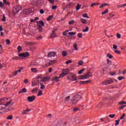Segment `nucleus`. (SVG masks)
<instances>
[{
	"label": "nucleus",
	"mask_w": 126,
	"mask_h": 126,
	"mask_svg": "<svg viewBox=\"0 0 126 126\" xmlns=\"http://www.w3.org/2000/svg\"><path fill=\"white\" fill-rule=\"evenodd\" d=\"M82 33H78L77 37H78V38H82Z\"/></svg>",
	"instance_id": "nucleus-58"
},
{
	"label": "nucleus",
	"mask_w": 126,
	"mask_h": 126,
	"mask_svg": "<svg viewBox=\"0 0 126 126\" xmlns=\"http://www.w3.org/2000/svg\"><path fill=\"white\" fill-rule=\"evenodd\" d=\"M48 1H49L50 3H51V4H54V2H55V0H47Z\"/></svg>",
	"instance_id": "nucleus-51"
},
{
	"label": "nucleus",
	"mask_w": 126,
	"mask_h": 126,
	"mask_svg": "<svg viewBox=\"0 0 126 126\" xmlns=\"http://www.w3.org/2000/svg\"><path fill=\"white\" fill-rule=\"evenodd\" d=\"M22 9V7L20 6L14 7L12 9V12L14 14H17L20 10Z\"/></svg>",
	"instance_id": "nucleus-4"
},
{
	"label": "nucleus",
	"mask_w": 126,
	"mask_h": 126,
	"mask_svg": "<svg viewBox=\"0 0 126 126\" xmlns=\"http://www.w3.org/2000/svg\"><path fill=\"white\" fill-rule=\"evenodd\" d=\"M73 48H74L75 51H78V47H77V44L76 43L74 44Z\"/></svg>",
	"instance_id": "nucleus-28"
},
{
	"label": "nucleus",
	"mask_w": 126,
	"mask_h": 126,
	"mask_svg": "<svg viewBox=\"0 0 126 126\" xmlns=\"http://www.w3.org/2000/svg\"><path fill=\"white\" fill-rule=\"evenodd\" d=\"M12 118H13V116L12 115H9L7 117V120H12Z\"/></svg>",
	"instance_id": "nucleus-47"
},
{
	"label": "nucleus",
	"mask_w": 126,
	"mask_h": 126,
	"mask_svg": "<svg viewBox=\"0 0 126 126\" xmlns=\"http://www.w3.org/2000/svg\"><path fill=\"white\" fill-rule=\"evenodd\" d=\"M57 29H55L54 31H53L52 33H51L50 35V38L51 39H53V38H55L57 37V34L56 33V31H57Z\"/></svg>",
	"instance_id": "nucleus-11"
},
{
	"label": "nucleus",
	"mask_w": 126,
	"mask_h": 126,
	"mask_svg": "<svg viewBox=\"0 0 126 126\" xmlns=\"http://www.w3.org/2000/svg\"><path fill=\"white\" fill-rule=\"evenodd\" d=\"M12 60H20V58L18 57H15L12 58Z\"/></svg>",
	"instance_id": "nucleus-50"
},
{
	"label": "nucleus",
	"mask_w": 126,
	"mask_h": 126,
	"mask_svg": "<svg viewBox=\"0 0 126 126\" xmlns=\"http://www.w3.org/2000/svg\"><path fill=\"white\" fill-rule=\"evenodd\" d=\"M68 72H69V69L67 68L64 70V73H68Z\"/></svg>",
	"instance_id": "nucleus-56"
},
{
	"label": "nucleus",
	"mask_w": 126,
	"mask_h": 126,
	"mask_svg": "<svg viewBox=\"0 0 126 126\" xmlns=\"http://www.w3.org/2000/svg\"><path fill=\"white\" fill-rule=\"evenodd\" d=\"M57 56V53L56 52H49L47 55L48 58H52V57H56Z\"/></svg>",
	"instance_id": "nucleus-7"
},
{
	"label": "nucleus",
	"mask_w": 126,
	"mask_h": 126,
	"mask_svg": "<svg viewBox=\"0 0 126 126\" xmlns=\"http://www.w3.org/2000/svg\"><path fill=\"white\" fill-rule=\"evenodd\" d=\"M84 70H85V68H83L82 69L79 71V72L78 73V74H81V73H82V72H83V71H84Z\"/></svg>",
	"instance_id": "nucleus-39"
},
{
	"label": "nucleus",
	"mask_w": 126,
	"mask_h": 126,
	"mask_svg": "<svg viewBox=\"0 0 126 126\" xmlns=\"http://www.w3.org/2000/svg\"><path fill=\"white\" fill-rule=\"evenodd\" d=\"M39 83L40 85V89L41 90L45 89V85H44V84H43V83L41 82H39Z\"/></svg>",
	"instance_id": "nucleus-21"
},
{
	"label": "nucleus",
	"mask_w": 126,
	"mask_h": 126,
	"mask_svg": "<svg viewBox=\"0 0 126 126\" xmlns=\"http://www.w3.org/2000/svg\"><path fill=\"white\" fill-rule=\"evenodd\" d=\"M36 23L37 30H38L40 33L42 32H43L42 27L45 26V23H44V21L40 20L39 21H36Z\"/></svg>",
	"instance_id": "nucleus-2"
},
{
	"label": "nucleus",
	"mask_w": 126,
	"mask_h": 126,
	"mask_svg": "<svg viewBox=\"0 0 126 126\" xmlns=\"http://www.w3.org/2000/svg\"><path fill=\"white\" fill-rule=\"evenodd\" d=\"M73 112H77V111H79V108H77V107H75L73 109Z\"/></svg>",
	"instance_id": "nucleus-55"
},
{
	"label": "nucleus",
	"mask_w": 126,
	"mask_h": 126,
	"mask_svg": "<svg viewBox=\"0 0 126 126\" xmlns=\"http://www.w3.org/2000/svg\"><path fill=\"white\" fill-rule=\"evenodd\" d=\"M21 72V70H17L12 72V74L13 76H15L17 75V74L18 73V72Z\"/></svg>",
	"instance_id": "nucleus-16"
},
{
	"label": "nucleus",
	"mask_w": 126,
	"mask_h": 126,
	"mask_svg": "<svg viewBox=\"0 0 126 126\" xmlns=\"http://www.w3.org/2000/svg\"><path fill=\"white\" fill-rule=\"evenodd\" d=\"M102 102H98L97 105H96V107L97 108H100L102 107Z\"/></svg>",
	"instance_id": "nucleus-30"
},
{
	"label": "nucleus",
	"mask_w": 126,
	"mask_h": 126,
	"mask_svg": "<svg viewBox=\"0 0 126 126\" xmlns=\"http://www.w3.org/2000/svg\"><path fill=\"white\" fill-rule=\"evenodd\" d=\"M67 74V73H63L59 75L58 78H61V77H63V76H65V75H66Z\"/></svg>",
	"instance_id": "nucleus-20"
},
{
	"label": "nucleus",
	"mask_w": 126,
	"mask_h": 126,
	"mask_svg": "<svg viewBox=\"0 0 126 126\" xmlns=\"http://www.w3.org/2000/svg\"><path fill=\"white\" fill-rule=\"evenodd\" d=\"M53 17V15L49 16L47 18V21H50L51 19H52Z\"/></svg>",
	"instance_id": "nucleus-38"
},
{
	"label": "nucleus",
	"mask_w": 126,
	"mask_h": 126,
	"mask_svg": "<svg viewBox=\"0 0 126 126\" xmlns=\"http://www.w3.org/2000/svg\"><path fill=\"white\" fill-rule=\"evenodd\" d=\"M111 83H114V80L112 79L102 82L103 85H108V84H111Z\"/></svg>",
	"instance_id": "nucleus-6"
},
{
	"label": "nucleus",
	"mask_w": 126,
	"mask_h": 126,
	"mask_svg": "<svg viewBox=\"0 0 126 126\" xmlns=\"http://www.w3.org/2000/svg\"><path fill=\"white\" fill-rule=\"evenodd\" d=\"M120 120H116L115 121V126H118V125H119V124H120Z\"/></svg>",
	"instance_id": "nucleus-49"
},
{
	"label": "nucleus",
	"mask_w": 126,
	"mask_h": 126,
	"mask_svg": "<svg viewBox=\"0 0 126 126\" xmlns=\"http://www.w3.org/2000/svg\"><path fill=\"white\" fill-rule=\"evenodd\" d=\"M71 78L72 79H71V80H72V81H75L77 80V77H76L75 75H72L71 76Z\"/></svg>",
	"instance_id": "nucleus-17"
},
{
	"label": "nucleus",
	"mask_w": 126,
	"mask_h": 126,
	"mask_svg": "<svg viewBox=\"0 0 126 126\" xmlns=\"http://www.w3.org/2000/svg\"><path fill=\"white\" fill-rule=\"evenodd\" d=\"M107 57L109 58V59H113V58H114V57L112 55H111L110 53H108L107 54Z\"/></svg>",
	"instance_id": "nucleus-37"
},
{
	"label": "nucleus",
	"mask_w": 126,
	"mask_h": 126,
	"mask_svg": "<svg viewBox=\"0 0 126 126\" xmlns=\"http://www.w3.org/2000/svg\"><path fill=\"white\" fill-rule=\"evenodd\" d=\"M7 100H8V98L6 97H4L0 99V101H1V102H4V101H7Z\"/></svg>",
	"instance_id": "nucleus-34"
},
{
	"label": "nucleus",
	"mask_w": 126,
	"mask_h": 126,
	"mask_svg": "<svg viewBox=\"0 0 126 126\" xmlns=\"http://www.w3.org/2000/svg\"><path fill=\"white\" fill-rule=\"evenodd\" d=\"M68 7H71V6H73V3L70 2L67 4Z\"/></svg>",
	"instance_id": "nucleus-36"
},
{
	"label": "nucleus",
	"mask_w": 126,
	"mask_h": 126,
	"mask_svg": "<svg viewBox=\"0 0 126 126\" xmlns=\"http://www.w3.org/2000/svg\"><path fill=\"white\" fill-rule=\"evenodd\" d=\"M31 69L32 72H34V73L38 72V70L36 68H32Z\"/></svg>",
	"instance_id": "nucleus-23"
},
{
	"label": "nucleus",
	"mask_w": 126,
	"mask_h": 126,
	"mask_svg": "<svg viewBox=\"0 0 126 126\" xmlns=\"http://www.w3.org/2000/svg\"><path fill=\"white\" fill-rule=\"evenodd\" d=\"M27 92V90L26 88H24L21 90L20 92H19V94H21V93H26Z\"/></svg>",
	"instance_id": "nucleus-15"
},
{
	"label": "nucleus",
	"mask_w": 126,
	"mask_h": 126,
	"mask_svg": "<svg viewBox=\"0 0 126 126\" xmlns=\"http://www.w3.org/2000/svg\"><path fill=\"white\" fill-rule=\"evenodd\" d=\"M89 27H86V29L83 30V32H87V31H89Z\"/></svg>",
	"instance_id": "nucleus-40"
},
{
	"label": "nucleus",
	"mask_w": 126,
	"mask_h": 126,
	"mask_svg": "<svg viewBox=\"0 0 126 126\" xmlns=\"http://www.w3.org/2000/svg\"><path fill=\"white\" fill-rule=\"evenodd\" d=\"M27 111H26V110H24L23 112H22V114L23 115H26L27 114Z\"/></svg>",
	"instance_id": "nucleus-64"
},
{
	"label": "nucleus",
	"mask_w": 126,
	"mask_h": 126,
	"mask_svg": "<svg viewBox=\"0 0 126 126\" xmlns=\"http://www.w3.org/2000/svg\"><path fill=\"white\" fill-rule=\"evenodd\" d=\"M107 62L108 64H109V65H111L112 64V61H110V60L107 59Z\"/></svg>",
	"instance_id": "nucleus-45"
},
{
	"label": "nucleus",
	"mask_w": 126,
	"mask_h": 126,
	"mask_svg": "<svg viewBox=\"0 0 126 126\" xmlns=\"http://www.w3.org/2000/svg\"><path fill=\"white\" fill-rule=\"evenodd\" d=\"M17 50H18V53H19L21 52V51H22V47L19 46L17 47Z\"/></svg>",
	"instance_id": "nucleus-27"
},
{
	"label": "nucleus",
	"mask_w": 126,
	"mask_h": 126,
	"mask_svg": "<svg viewBox=\"0 0 126 126\" xmlns=\"http://www.w3.org/2000/svg\"><path fill=\"white\" fill-rule=\"evenodd\" d=\"M11 102H12V100H10V101H8L6 104H0V111H1V110H3V109H5L6 107H8V106H9L10 104H11Z\"/></svg>",
	"instance_id": "nucleus-3"
},
{
	"label": "nucleus",
	"mask_w": 126,
	"mask_h": 126,
	"mask_svg": "<svg viewBox=\"0 0 126 126\" xmlns=\"http://www.w3.org/2000/svg\"><path fill=\"white\" fill-rule=\"evenodd\" d=\"M114 50H117L118 49V46L116 45V44L113 45Z\"/></svg>",
	"instance_id": "nucleus-62"
},
{
	"label": "nucleus",
	"mask_w": 126,
	"mask_h": 126,
	"mask_svg": "<svg viewBox=\"0 0 126 126\" xmlns=\"http://www.w3.org/2000/svg\"><path fill=\"white\" fill-rule=\"evenodd\" d=\"M57 63V60H53L50 61V62L48 63L49 65H51V64H54V63Z\"/></svg>",
	"instance_id": "nucleus-19"
},
{
	"label": "nucleus",
	"mask_w": 126,
	"mask_h": 126,
	"mask_svg": "<svg viewBox=\"0 0 126 126\" xmlns=\"http://www.w3.org/2000/svg\"><path fill=\"white\" fill-rule=\"evenodd\" d=\"M51 77H46L44 76L41 78V80H40V82H47V81H49L50 80V78Z\"/></svg>",
	"instance_id": "nucleus-9"
},
{
	"label": "nucleus",
	"mask_w": 126,
	"mask_h": 126,
	"mask_svg": "<svg viewBox=\"0 0 126 126\" xmlns=\"http://www.w3.org/2000/svg\"><path fill=\"white\" fill-rule=\"evenodd\" d=\"M84 75L86 79L89 78V77H92L93 76L92 72L90 71L87 72Z\"/></svg>",
	"instance_id": "nucleus-10"
},
{
	"label": "nucleus",
	"mask_w": 126,
	"mask_h": 126,
	"mask_svg": "<svg viewBox=\"0 0 126 126\" xmlns=\"http://www.w3.org/2000/svg\"><path fill=\"white\" fill-rule=\"evenodd\" d=\"M91 82H92L91 80H88L87 81H80V84H87L88 83H91Z\"/></svg>",
	"instance_id": "nucleus-13"
},
{
	"label": "nucleus",
	"mask_w": 126,
	"mask_h": 126,
	"mask_svg": "<svg viewBox=\"0 0 126 126\" xmlns=\"http://www.w3.org/2000/svg\"><path fill=\"white\" fill-rule=\"evenodd\" d=\"M6 45H10V40L9 39H7L6 40Z\"/></svg>",
	"instance_id": "nucleus-59"
},
{
	"label": "nucleus",
	"mask_w": 126,
	"mask_h": 126,
	"mask_svg": "<svg viewBox=\"0 0 126 126\" xmlns=\"http://www.w3.org/2000/svg\"><path fill=\"white\" fill-rule=\"evenodd\" d=\"M70 99V96L68 95L65 98L64 101L65 102H68V101H69Z\"/></svg>",
	"instance_id": "nucleus-33"
},
{
	"label": "nucleus",
	"mask_w": 126,
	"mask_h": 126,
	"mask_svg": "<svg viewBox=\"0 0 126 126\" xmlns=\"http://www.w3.org/2000/svg\"><path fill=\"white\" fill-rule=\"evenodd\" d=\"M79 79H86L85 75H82L78 76Z\"/></svg>",
	"instance_id": "nucleus-31"
},
{
	"label": "nucleus",
	"mask_w": 126,
	"mask_h": 126,
	"mask_svg": "<svg viewBox=\"0 0 126 126\" xmlns=\"http://www.w3.org/2000/svg\"><path fill=\"white\" fill-rule=\"evenodd\" d=\"M84 63L83 61L80 60L78 62V64H79V65H83Z\"/></svg>",
	"instance_id": "nucleus-35"
},
{
	"label": "nucleus",
	"mask_w": 126,
	"mask_h": 126,
	"mask_svg": "<svg viewBox=\"0 0 126 126\" xmlns=\"http://www.w3.org/2000/svg\"><path fill=\"white\" fill-rule=\"evenodd\" d=\"M19 57H20L21 59L22 60L23 58H28L30 56V54L28 52H26L23 53H20L18 54Z\"/></svg>",
	"instance_id": "nucleus-5"
},
{
	"label": "nucleus",
	"mask_w": 126,
	"mask_h": 126,
	"mask_svg": "<svg viewBox=\"0 0 126 126\" xmlns=\"http://www.w3.org/2000/svg\"><path fill=\"white\" fill-rule=\"evenodd\" d=\"M106 5H110V4L106 3H104L103 4H101L100 5V6H99V8H103V7H104V6H106Z\"/></svg>",
	"instance_id": "nucleus-24"
},
{
	"label": "nucleus",
	"mask_w": 126,
	"mask_h": 126,
	"mask_svg": "<svg viewBox=\"0 0 126 126\" xmlns=\"http://www.w3.org/2000/svg\"><path fill=\"white\" fill-rule=\"evenodd\" d=\"M36 99V96L35 95H32V96H29L27 97V100L28 102H33L34 100Z\"/></svg>",
	"instance_id": "nucleus-8"
},
{
	"label": "nucleus",
	"mask_w": 126,
	"mask_h": 126,
	"mask_svg": "<svg viewBox=\"0 0 126 126\" xmlns=\"http://www.w3.org/2000/svg\"><path fill=\"white\" fill-rule=\"evenodd\" d=\"M5 16H4V14L3 15V17H2V21H3V22H5L6 21V20H5Z\"/></svg>",
	"instance_id": "nucleus-52"
},
{
	"label": "nucleus",
	"mask_w": 126,
	"mask_h": 126,
	"mask_svg": "<svg viewBox=\"0 0 126 126\" xmlns=\"http://www.w3.org/2000/svg\"><path fill=\"white\" fill-rule=\"evenodd\" d=\"M72 63V61H71V60H68L66 62V64H68V63Z\"/></svg>",
	"instance_id": "nucleus-53"
},
{
	"label": "nucleus",
	"mask_w": 126,
	"mask_h": 126,
	"mask_svg": "<svg viewBox=\"0 0 126 126\" xmlns=\"http://www.w3.org/2000/svg\"><path fill=\"white\" fill-rule=\"evenodd\" d=\"M83 17H86L87 18H89V17H88V15H87V13H85L83 15Z\"/></svg>",
	"instance_id": "nucleus-61"
},
{
	"label": "nucleus",
	"mask_w": 126,
	"mask_h": 126,
	"mask_svg": "<svg viewBox=\"0 0 126 126\" xmlns=\"http://www.w3.org/2000/svg\"><path fill=\"white\" fill-rule=\"evenodd\" d=\"M80 7H81V6L79 5V3H78L76 6V10H79V9H80Z\"/></svg>",
	"instance_id": "nucleus-41"
},
{
	"label": "nucleus",
	"mask_w": 126,
	"mask_h": 126,
	"mask_svg": "<svg viewBox=\"0 0 126 126\" xmlns=\"http://www.w3.org/2000/svg\"><path fill=\"white\" fill-rule=\"evenodd\" d=\"M59 77L56 76L52 78V81H55V82H59Z\"/></svg>",
	"instance_id": "nucleus-14"
},
{
	"label": "nucleus",
	"mask_w": 126,
	"mask_h": 126,
	"mask_svg": "<svg viewBox=\"0 0 126 126\" xmlns=\"http://www.w3.org/2000/svg\"><path fill=\"white\" fill-rule=\"evenodd\" d=\"M99 4H100V3H93L91 5V7H93V6H95V5H99Z\"/></svg>",
	"instance_id": "nucleus-32"
},
{
	"label": "nucleus",
	"mask_w": 126,
	"mask_h": 126,
	"mask_svg": "<svg viewBox=\"0 0 126 126\" xmlns=\"http://www.w3.org/2000/svg\"><path fill=\"white\" fill-rule=\"evenodd\" d=\"M12 107V105H10L7 109V111H11L12 110H13V109H11Z\"/></svg>",
	"instance_id": "nucleus-57"
},
{
	"label": "nucleus",
	"mask_w": 126,
	"mask_h": 126,
	"mask_svg": "<svg viewBox=\"0 0 126 126\" xmlns=\"http://www.w3.org/2000/svg\"><path fill=\"white\" fill-rule=\"evenodd\" d=\"M75 34H76V32H73L68 33V35H70V36H73V35H75Z\"/></svg>",
	"instance_id": "nucleus-43"
},
{
	"label": "nucleus",
	"mask_w": 126,
	"mask_h": 126,
	"mask_svg": "<svg viewBox=\"0 0 126 126\" xmlns=\"http://www.w3.org/2000/svg\"><path fill=\"white\" fill-rule=\"evenodd\" d=\"M118 79L121 81L122 80V79H125V77L123 76H119L118 77Z\"/></svg>",
	"instance_id": "nucleus-46"
},
{
	"label": "nucleus",
	"mask_w": 126,
	"mask_h": 126,
	"mask_svg": "<svg viewBox=\"0 0 126 126\" xmlns=\"http://www.w3.org/2000/svg\"><path fill=\"white\" fill-rule=\"evenodd\" d=\"M108 12H109V9H106V10L105 11H104L103 12H102L101 13V14L102 15H104V14H107V13H108Z\"/></svg>",
	"instance_id": "nucleus-29"
},
{
	"label": "nucleus",
	"mask_w": 126,
	"mask_h": 126,
	"mask_svg": "<svg viewBox=\"0 0 126 126\" xmlns=\"http://www.w3.org/2000/svg\"><path fill=\"white\" fill-rule=\"evenodd\" d=\"M62 56L63 57H66L67 56V53L65 51H62Z\"/></svg>",
	"instance_id": "nucleus-25"
},
{
	"label": "nucleus",
	"mask_w": 126,
	"mask_h": 126,
	"mask_svg": "<svg viewBox=\"0 0 126 126\" xmlns=\"http://www.w3.org/2000/svg\"><path fill=\"white\" fill-rule=\"evenodd\" d=\"M36 39H37V40H40L41 39H43V37H42V35H40L39 36L36 37Z\"/></svg>",
	"instance_id": "nucleus-63"
},
{
	"label": "nucleus",
	"mask_w": 126,
	"mask_h": 126,
	"mask_svg": "<svg viewBox=\"0 0 126 126\" xmlns=\"http://www.w3.org/2000/svg\"><path fill=\"white\" fill-rule=\"evenodd\" d=\"M109 118L113 119V118H115V117H116V115L115 114H110L109 115Z\"/></svg>",
	"instance_id": "nucleus-44"
},
{
	"label": "nucleus",
	"mask_w": 126,
	"mask_h": 126,
	"mask_svg": "<svg viewBox=\"0 0 126 126\" xmlns=\"http://www.w3.org/2000/svg\"><path fill=\"white\" fill-rule=\"evenodd\" d=\"M38 88H35L33 89L32 91L31 92L32 93H37V92H38Z\"/></svg>",
	"instance_id": "nucleus-18"
},
{
	"label": "nucleus",
	"mask_w": 126,
	"mask_h": 126,
	"mask_svg": "<svg viewBox=\"0 0 126 126\" xmlns=\"http://www.w3.org/2000/svg\"><path fill=\"white\" fill-rule=\"evenodd\" d=\"M126 117V114L125 113H124L121 117H120V120H123L124 119V118H125Z\"/></svg>",
	"instance_id": "nucleus-48"
},
{
	"label": "nucleus",
	"mask_w": 126,
	"mask_h": 126,
	"mask_svg": "<svg viewBox=\"0 0 126 126\" xmlns=\"http://www.w3.org/2000/svg\"><path fill=\"white\" fill-rule=\"evenodd\" d=\"M126 101H121L119 103V105H126Z\"/></svg>",
	"instance_id": "nucleus-42"
},
{
	"label": "nucleus",
	"mask_w": 126,
	"mask_h": 126,
	"mask_svg": "<svg viewBox=\"0 0 126 126\" xmlns=\"http://www.w3.org/2000/svg\"><path fill=\"white\" fill-rule=\"evenodd\" d=\"M80 21L83 24H86L87 23V21L84 19H81Z\"/></svg>",
	"instance_id": "nucleus-22"
},
{
	"label": "nucleus",
	"mask_w": 126,
	"mask_h": 126,
	"mask_svg": "<svg viewBox=\"0 0 126 126\" xmlns=\"http://www.w3.org/2000/svg\"><path fill=\"white\" fill-rule=\"evenodd\" d=\"M42 95H43V91L39 90L37 95L39 97L40 96H42Z\"/></svg>",
	"instance_id": "nucleus-26"
},
{
	"label": "nucleus",
	"mask_w": 126,
	"mask_h": 126,
	"mask_svg": "<svg viewBox=\"0 0 126 126\" xmlns=\"http://www.w3.org/2000/svg\"><path fill=\"white\" fill-rule=\"evenodd\" d=\"M74 23V20H72L71 21L69 22V25H71V24H73Z\"/></svg>",
	"instance_id": "nucleus-60"
},
{
	"label": "nucleus",
	"mask_w": 126,
	"mask_h": 126,
	"mask_svg": "<svg viewBox=\"0 0 126 126\" xmlns=\"http://www.w3.org/2000/svg\"><path fill=\"white\" fill-rule=\"evenodd\" d=\"M114 52H115L116 54H118V55H121V51L119 50H114Z\"/></svg>",
	"instance_id": "nucleus-54"
},
{
	"label": "nucleus",
	"mask_w": 126,
	"mask_h": 126,
	"mask_svg": "<svg viewBox=\"0 0 126 126\" xmlns=\"http://www.w3.org/2000/svg\"><path fill=\"white\" fill-rule=\"evenodd\" d=\"M83 97V93L81 92H78L72 96L71 99V103L72 105H76L78 102L82 99Z\"/></svg>",
	"instance_id": "nucleus-1"
},
{
	"label": "nucleus",
	"mask_w": 126,
	"mask_h": 126,
	"mask_svg": "<svg viewBox=\"0 0 126 126\" xmlns=\"http://www.w3.org/2000/svg\"><path fill=\"white\" fill-rule=\"evenodd\" d=\"M24 12L25 14H30V13H32V10L31 9H25Z\"/></svg>",
	"instance_id": "nucleus-12"
}]
</instances>
